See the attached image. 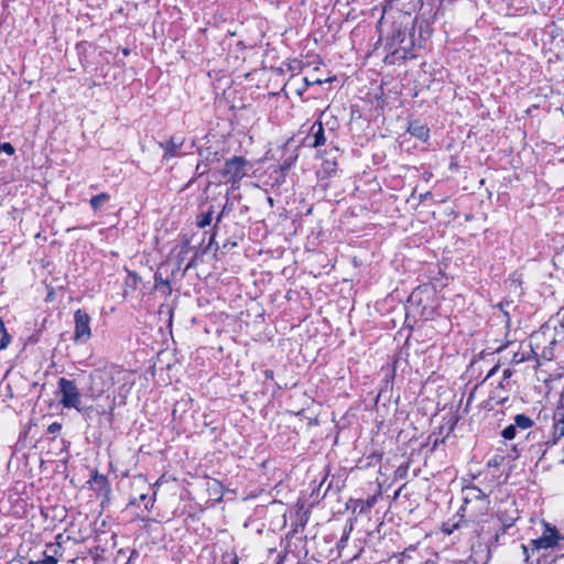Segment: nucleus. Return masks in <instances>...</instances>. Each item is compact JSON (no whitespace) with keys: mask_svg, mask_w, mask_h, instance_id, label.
I'll return each instance as SVG.
<instances>
[{"mask_svg":"<svg viewBox=\"0 0 564 564\" xmlns=\"http://www.w3.org/2000/svg\"><path fill=\"white\" fill-rule=\"evenodd\" d=\"M554 434L557 437L564 436V412L561 414L558 419H556L554 423Z\"/></svg>","mask_w":564,"mask_h":564,"instance_id":"19","label":"nucleus"},{"mask_svg":"<svg viewBox=\"0 0 564 564\" xmlns=\"http://www.w3.org/2000/svg\"><path fill=\"white\" fill-rule=\"evenodd\" d=\"M213 212L203 213L197 220V226L199 228H205L212 223Z\"/></svg>","mask_w":564,"mask_h":564,"instance_id":"20","label":"nucleus"},{"mask_svg":"<svg viewBox=\"0 0 564 564\" xmlns=\"http://www.w3.org/2000/svg\"><path fill=\"white\" fill-rule=\"evenodd\" d=\"M296 159H297V155L290 158V159H285L283 161V163L281 164V170L282 171L289 170L293 165V163L295 162Z\"/></svg>","mask_w":564,"mask_h":564,"instance_id":"27","label":"nucleus"},{"mask_svg":"<svg viewBox=\"0 0 564 564\" xmlns=\"http://www.w3.org/2000/svg\"><path fill=\"white\" fill-rule=\"evenodd\" d=\"M386 48L399 58H408L413 48V40L406 28L394 29L387 40Z\"/></svg>","mask_w":564,"mask_h":564,"instance_id":"3","label":"nucleus"},{"mask_svg":"<svg viewBox=\"0 0 564 564\" xmlns=\"http://www.w3.org/2000/svg\"><path fill=\"white\" fill-rule=\"evenodd\" d=\"M490 509V500L477 501L467 506H462L458 513L464 518V523L473 522L480 524L486 522V517Z\"/></svg>","mask_w":564,"mask_h":564,"instance_id":"4","label":"nucleus"},{"mask_svg":"<svg viewBox=\"0 0 564 564\" xmlns=\"http://www.w3.org/2000/svg\"><path fill=\"white\" fill-rule=\"evenodd\" d=\"M513 361H514V362H521V361H522V358L517 359V358L514 357V358H513Z\"/></svg>","mask_w":564,"mask_h":564,"instance_id":"40","label":"nucleus"},{"mask_svg":"<svg viewBox=\"0 0 564 564\" xmlns=\"http://www.w3.org/2000/svg\"><path fill=\"white\" fill-rule=\"evenodd\" d=\"M563 539L564 538L561 536L555 527H551L549 523H544V531L541 536L530 541L531 551L534 553L541 550L553 549L558 544L560 540Z\"/></svg>","mask_w":564,"mask_h":564,"instance_id":"6","label":"nucleus"},{"mask_svg":"<svg viewBox=\"0 0 564 564\" xmlns=\"http://www.w3.org/2000/svg\"><path fill=\"white\" fill-rule=\"evenodd\" d=\"M61 429H62L61 423L53 422L52 424L48 425L47 433L48 434H55V433H58L61 431Z\"/></svg>","mask_w":564,"mask_h":564,"instance_id":"28","label":"nucleus"},{"mask_svg":"<svg viewBox=\"0 0 564 564\" xmlns=\"http://www.w3.org/2000/svg\"><path fill=\"white\" fill-rule=\"evenodd\" d=\"M0 152H4L8 155H13L15 150L11 143L4 142V143H0Z\"/></svg>","mask_w":564,"mask_h":564,"instance_id":"26","label":"nucleus"},{"mask_svg":"<svg viewBox=\"0 0 564 564\" xmlns=\"http://www.w3.org/2000/svg\"><path fill=\"white\" fill-rule=\"evenodd\" d=\"M132 384V375L118 366L99 368L90 373L89 397L93 400L99 399L109 391L116 383Z\"/></svg>","mask_w":564,"mask_h":564,"instance_id":"1","label":"nucleus"},{"mask_svg":"<svg viewBox=\"0 0 564 564\" xmlns=\"http://www.w3.org/2000/svg\"><path fill=\"white\" fill-rule=\"evenodd\" d=\"M513 370L510 368H507L502 372V381L499 383V387L497 389H505L509 384V379L512 377Z\"/></svg>","mask_w":564,"mask_h":564,"instance_id":"23","label":"nucleus"},{"mask_svg":"<svg viewBox=\"0 0 564 564\" xmlns=\"http://www.w3.org/2000/svg\"><path fill=\"white\" fill-rule=\"evenodd\" d=\"M221 564H239V558L235 553H225L221 556Z\"/></svg>","mask_w":564,"mask_h":564,"instance_id":"22","label":"nucleus"},{"mask_svg":"<svg viewBox=\"0 0 564 564\" xmlns=\"http://www.w3.org/2000/svg\"><path fill=\"white\" fill-rule=\"evenodd\" d=\"M408 132L422 141H426L430 137L429 128L419 121H411L408 127Z\"/></svg>","mask_w":564,"mask_h":564,"instance_id":"13","label":"nucleus"},{"mask_svg":"<svg viewBox=\"0 0 564 564\" xmlns=\"http://www.w3.org/2000/svg\"><path fill=\"white\" fill-rule=\"evenodd\" d=\"M184 144V138L173 135L165 142H160L159 145L163 150L162 160L170 161L173 158L181 156V149Z\"/></svg>","mask_w":564,"mask_h":564,"instance_id":"8","label":"nucleus"},{"mask_svg":"<svg viewBox=\"0 0 564 564\" xmlns=\"http://www.w3.org/2000/svg\"><path fill=\"white\" fill-rule=\"evenodd\" d=\"M145 499H147V495H145V494H142V495L140 496V500H142V501H143V500H145Z\"/></svg>","mask_w":564,"mask_h":564,"instance_id":"38","label":"nucleus"},{"mask_svg":"<svg viewBox=\"0 0 564 564\" xmlns=\"http://www.w3.org/2000/svg\"><path fill=\"white\" fill-rule=\"evenodd\" d=\"M499 366H495L487 375V378L491 377L498 371Z\"/></svg>","mask_w":564,"mask_h":564,"instance_id":"33","label":"nucleus"},{"mask_svg":"<svg viewBox=\"0 0 564 564\" xmlns=\"http://www.w3.org/2000/svg\"><path fill=\"white\" fill-rule=\"evenodd\" d=\"M517 434V427L513 424L508 425L501 432V435L506 440H513Z\"/></svg>","mask_w":564,"mask_h":564,"instance_id":"21","label":"nucleus"},{"mask_svg":"<svg viewBox=\"0 0 564 564\" xmlns=\"http://www.w3.org/2000/svg\"><path fill=\"white\" fill-rule=\"evenodd\" d=\"M209 169V164L206 163L205 161H199L196 165V169H195V173L197 176H202L204 175L205 173H207Z\"/></svg>","mask_w":564,"mask_h":564,"instance_id":"25","label":"nucleus"},{"mask_svg":"<svg viewBox=\"0 0 564 564\" xmlns=\"http://www.w3.org/2000/svg\"><path fill=\"white\" fill-rule=\"evenodd\" d=\"M460 525H462L460 523L454 524L453 528L451 530H448V533H452L455 529L460 528Z\"/></svg>","mask_w":564,"mask_h":564,"instance_id":"35","label":"nucleus"},{"mask_svg":"<svg viewBox=\"0 0 564 564\" xmlns=\"http://www.w3.org/2000/svg\"><path fill=\"white\" fill-rule=\"evenodd\" d=\"M562 464H564V458L562 459Z\"/></svg>","mask_w":564,"mask_h":564,"instance_id":"44","label":"nucleus"},{"mask_svg":"<svg viewBox=\"0 0 564 564\" xmlns=\"http://www.w3.org/2000/svg\"><path fill=\"white\" fill-rule=\"evenodd\" d=\"M492 399H496V395H495V397H492ZM497 399H498L497 403H500V402H503V401L508 400V397H500V395H497Z\"/></svg>","mask_w":564,"mask_h":564,"instance_id":"34","label":"nucleus"},{"mask_svg":"<svg viewBox=\"0 0 564 564\" xmlns=\"http://www.w3.org/2000/svg\"><path fill=\"white\" fill-rule=\"evenodd\" d=\"M350 531H351V527L349 528V530L347 532H345L340 539V543H345L347 542V540L349 539V534H350Z\"/></svg>","mask_w":564,"mask_h":564,"instance_id":"32","label":"nucleus"},{"mask_svg":"<svg viewBox=\"0 0 564 564\" xmlns=\"http://www.w3.org/2000/svg\"><path fill=\"white\" fill-rule=\"evenodd\" d=\"M488 496L482 490L474 485H468L463 488V506L475 503L477 501L488 500Z\"/></svg>","mask_w":564,"mask_h":564,"instance_id":"12","label":"nucleus"},{"mask_svg":"<svg viewBox=\"0 0 564 564\" xmlns=\"http://www.w3.org/2000/svg\"><path fill=\"white\" fill-rule=\"evenodd\" d=\"M533 423H534L533 420L531 417H529L528 415H525V414H517L514 416L513 425L517 429L528 430V429H530L533 425Z\"/></svg>","mask_w":564,"mask_h":564,"instance_id":"14","label":"nucleus"},{"mask_svg":"<svg viewBox=\"0 0 564 564\" xmlns=\"http://www.w3.org/2000/svg\"><path fill=\"white\" fill-rule=\"evenodd\" d=\"M122 52H123L124 55L129 54V50L128 48H124Z\"/></svg>","mask_w":564,"mask_h":564,"instance_id":"41","label":"nucleus"},{"mask_svg":"<svg viewBox=\"0 0 564 564\" xmlns=\"http://www.w3.org/2000/svg\"><path fill=\"white\" fill-rule=\"evenodd\" d=\"M188 252H189L188 243H185V245L182 247V249H181V251H180V253H178L180 262H181L182 260H184V257H185Z\"/></svg>","mask_w":564,"mask_h":564,"instance_id":"30","label":"nucleus"},{"mask_svg":"<svg viewBox=\"0 0 564 564\" xmlns=\"http://www.w3.org/2000/svg\"><path fill=\"white\" fill-rule=\"evenodd\" d=\"M11 341V336L4 327L3 321L0 318V350L6 349Z\"/></svg>","mask_w":564,"mask_h":564,"instance_id":"16","label":"nucleus"},{"mask_svg":"<svg viewBox=\"0 0 564 564\" xmlns=\"http://www.w3.org/2000/svg\"><path fill=\"white\" fill-rule=\"evenodd\" d=\"M326 158L323 160L321 173L324 176L330 177L337 169V160L339 158V150L337 148L330 149L326 152Z\"/></svg>","mask_w":564,"mask_h":564,"instance_id":"11","label":"nucleus"},{"mask_svg":"<svg viewBox=\"0 0 564 564\" xmlns=\"http://www.w3.org/2000/svg\"><path fill=\"white\" fill-rule=\"evenodd\" d=\"M269 205L272 207L273 206V198L272 197H268L267 198Z\"/></svg>","mask_w":564,"mask_h":564,"instance_id":"36","label":"nucleus"},{"mask_svg":"<svg viewBox=\"0 0 564 564\" xmlns=\"http://www.w3.org/2000/svg\"><path fill=\"white\" fill-rule=\"evenodd\" d=\"M154 500H155L154 497L149 500V502H151V507L153 506Z\"/></svg>","mask_w":564,"mask_h":564,"instance_id":"42","label":"nucleus"},{"mask_svg":"<svg viewBox=\"0 0 564 564\" xmlns=\"http://www.w3.org/2000/svg\"><path fill=\"white\" fill-rule=\"evenodd\" d=\"M98 413L104 414L106 411L102 409L101 411H98Z\"/></svg>","mask_w":564,"mask_h":564,"instance_id":"43","label":"nucleus"},{"mask_svg":"<svg viewBox=\"0 0 564 564\" xmlns=\"http://www.w3.org/2000/svg\"><path fill=\"white\" fill-rule=\"evenodd\" d=\"M154 280H155V288L158 290H161V288H164L165 289L164 292L166 294L171 293V288H170L169 280L163 279L161 274H155Z\"/></svg>","mask_w":564,"mask_h":564,"instance_id":"18","label":"nucleus"},{"mask_svg":"<svg viewBox=\"0 0 564 564\" xmlns=\"http://www.w3.org/2000/svg\"><path fill=\"white\" fill-rule=\"evenodd\" d=\"M265 376L271 378V377L273 376V371H271V370H267V371H265Z\"/></svg>","mask_w":564,"mask_h":564,"instance_id":"37","label":"nucleus"},{"mask_svg":"<svg viewBox=\"0 0 564 564\" xmlns=\"http://www.w3.org/2000/svg\"><path fill=\"white\" fill-rule=\"evenodd\" d=\"M191 267H192V262H188V263L185 265V270H188Z\"/></svg>","mask_w":564,"mask_h":564,"instance_id":"39","label":"nucleus"},{"mask_svg":"<svg viewBox=\"0 0 564 564\" xmlns=\"http://www.w3.org/2000/svg\"><path fill=\"white\" fill-rule=\"evenodd\" d=\"M58 394L61 395L58 402L63 408L75 409L79 413H89L93 409L91 406L80 405V392L74 380L59 378Z\"/></svg>","mask_w":564,"mask_h":564,"instance_id":"2","label":"nucleus"},{"mask_svg":"<svg viewBox=\"0 0 564 564\" xmlns=\"http://www.w3.org/2000/svg\"><path fill=\"white\" fill-rule=\"evenodd\" d=\"M248 161L242 156H234L225 163L223 175L226 182L238 184L247 175Z\"/></svg>","mask_w":564,"mask_h":564,"instance_id":"7","label":"nucleus"},{"mask_svg":"<svg viewBox=\"0 0 564 564\" xmlns=\"http://www.w3.org/2000/svg\"><path fill=\"white\" fill-rule=\"evenodd\" d=\"M325 132L322 122H314L310 133L305 137L304 143L311 148H317L325 143Z\"/></svg>","mask_w":564,"mask_h":564,"instance_id":"9","label":"nucleus"},{"mask_svg":"<svg viewBox=\"0 0 564 564\" xmlns=\"http://www.w3.org/2000/svg\"><path fill=\"white\" fill-rule=\"evenodd\" d=\"M110 196L107 193H101L90 198L91 208L97 212L107 202H109Z\"/></svg>","mask_w":564,"mask_h":564,"instance_id":"15","label":"nucleus"},{"mask_svg":"<svg viewBox=\"0 0 564 564\" xmlns=\"http://www.w3.org/2000/svg\"><path fill=\"white\" fill-rule=\"evenodd\" d=\"M41 564H57V560L54 556L47 555L41 561Z\"/></svg>","mask_w":564,"mask_h":564,"instance_id":"31","label":"nucleus"},{"mask_svg":"<svg viewBox=\"0 0 564 564\" xmlns=\"http://www.w3.org/2000/svg\"><path fill=\"white\" fill-rule=\"evenodd\" d=\"M199 156L202 158V161H205L206 163H208L209 165L213 163V162H216V161H219V158H218V152H212L209 150H206V151H199Z\"/></svg>","mask_w":564,"mask_h":564,"instance_id":"17","label":"nucleus"},{"mask_svg":"<svg viewBox=\"0 0 564 564\" xmlns=\"http://www.w3.org/2000/svg\"><path fill=\"white\" fill-rule=\"evenodd\" d=\"M497 518L502 525V532L505 533L511 528L518 520V511L514 508V503L511 502L508 508H499L497 511Z\"/></svg>","mask_w":564,"mask_h":564,"instance_id":"10","label":"nucleus"},{"mask_svg":"<svg viewBox=\"0 0 564 564\" xmlns=\"http://www.w3.org/2000/svg\"><path fill=\"white\" fill-rule=\"evenodd\" d=\"M521 549H522V553H523V556H524V561L529 562L530 552H532L530 543L528 545H525V544L521 545Z\"/></svg>","mask_w":564,"mask_h":564,"instance_id":"29","label":"nucleus"},{"mask_svg":"<svg viewBox=\"0 0 564 564\" xmlns=\"http://www.w3.org/2000/svg\"><path fill=\"white\" fill-rule=\"evenodd\" d=\"M91 317L85 311L78 308L74 313V337L75 344H86L91 337Z\"/></svg>","mask_w":564,"mask_h":564,"instance_id":"5","label":"nucleus"},{"mask_svg":"<svg viewBox=\"0 0 564 564\" xmlns=\"http://www.w3.org/2000/svg\"><path fill=\"white\" fill-rule=\"evenodd\" d=\"M408 470H409V465L408 464H404V465H400L395 473H394V478L395 479H403L406 477L408 475Z\"/></svg>","mask_w":564,"mask_h":564,"instance_id":"24","label":"nucleus"}]
</instances>
